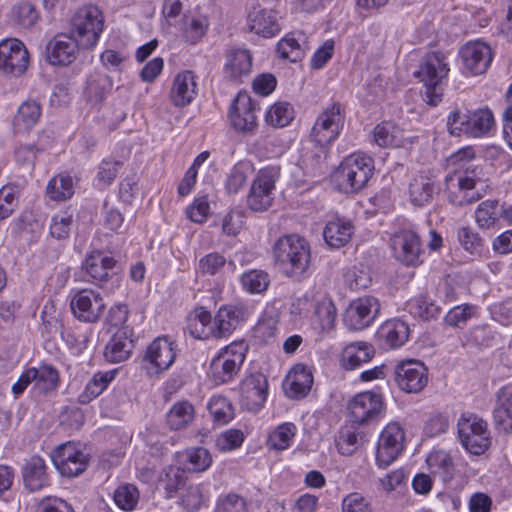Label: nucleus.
Wrapping results in <instances>:
<instances>
[{
	"label": "nucleus",
	"mask_w": 512,
	"mask_h": 512,
	"mask_svg": "<svg viewBox=\"0 0 512 512\" xmlns=\"http://www.w3.org/2000/svg\"><path fill=\"white\" fill-rule=\"evenodd\" d=\"M104 28V16L95 5H85L71 16L70 28L66 34V65L75 60L81 62L87 51L98 42Z\"/></svg>",
	"instance_id": "obj_1"
},
{
	"label": "nucleus",
	"mask_w": 512,
	"mask_h": 512,
	"mask_svg": "<svg viewBox=\"0 0 512 512\" xmlns=\"http://www.w3.org/2000/svg\"><path fill=\"white\" fill-rule=\"evenodd\" d=\"M273 257L286 276L301 278L310 267V245L305 238L297 234L285 235L274 244Z\"/></svg>",
	"instance_id": "obj_2"
},
{
	"label": "nucleus",
	"mask_w": 512,
	"mask_h": 512,
	"mask_svg": "<svg viewBox=\"0 0 512 512\" xmlns=\"http://www.w3.org/2000/svg\"><path fill=\"white\" fill-rule=\"evenodd\" d=\"M373 171L374 161L370 156L353 153L342 160L332 177L339 191L352 194L366 186Z\"/></svg>",
	"instance_id": "obj_3"
},
{
	"label": "nucleus",
	"mask_w": 512,
	"mask_h": 512,
	"mask_svg": "<svg viewBox=\"0 0 512 512\" xmlns=\"http://www.w3.org/2000/svg\"><path fill=\"white\" fill-rule=\"evenodd\" d=\"M458 439L470 454L480 456L492 444V433L485 419L472 412H464L457 420Z\"/></svg>",
	"instance_id": "obj_4"
},
{
	"label": "nucleus",
	"mask_w": 512,
	"mask_h": 512,
	"mask_svg": "<svg viewBox=\"0 0 512 512\" xmlns=\"http://www.w3.org/2000/svg\"><path fill=\"white\" fill-rule=\"evenodd\" d=\"M448 200L455 206H464L481 199L486 190L475 169L455 171L445 178Z\"/></svg>",
	"instance_id": "obj_5"
},
{
	"label": "nucleus",
	"mask_w": 512,
	"mask_h": 512,
	"mask_svg": "<svg viewBox=\"0 0 512 512\" xmlns=\"http://www.w3.org/2000/svg\"><path fill=\"white\" fill-rule=\"evenodd\" d=\"M248 346L235 341L222 348L210 363V375L216 384H223L236 377L244 363Z\"/></svg>",
	"instance_id": "obj_6"
},
{
	"label": "nucleus",
	"mask_w": 512,
	"mask_h": 512,
	"mask_svg": "<svg viewBox=\"0 0 512 512\" xmlns=\"http://www.w3.org/2000/svg\"><path fill=\"white\" fill-rule=\"evenodd\" d=\"M280 176L278 166H267L258 171L247 195V205L255 212L266 211L274 200L275 184Z\"/></svg>",
	"instance_id": "obj_7"
},
{
	"label": "nucleus",
	"mask_w": 512,
	"mask_h": 512,
	"mask_svg": "<svg viewBox=\"0 0 512 512\" xmlns=\"http://www.w3.org/2000/svg\"><path fill=\"white\" fill-rule=\"evenodd\" d=\"M345 122V116L339 103H333L325 108L316 118L311 130V139L319 146H327L340 135Z\"/></svg>",
	"instance_id": "obj_8"
},
{
	"label": "nucleus",
	"mask_w": 512,
	"mask_h": 512,
	"mask_svg": "<svg viewBox=\"0 0 512 512\" xmlns=\"http://www.w3.org/2000/svg\"><path fill=\"white\" fill-rule=\"evenodd\" d=\"M350 420L358 425H366L378 421L384 412L383 397L372 391L356 394L347 404Z\"/></svg>",
	"instance_id": "obj_9"
},
{
	"label": "nucleus",
	"mask_w": 512,
	"mask_h": 512,
	"mask_svg": "<svg viewBox=\"0 0 512 512\" xmlns=\"http://www.w3.org/2000/svg\"><path fill=\"white\" fill-rule=\"evenodd\" d=\"M405 432L397 422L388 423L382 430L376 450V462L385 468L394 462L404 449Z\"/></svg>",
	"instance_id": "obj_10"
},
{
	"label": "nucleus",
	"mask_w": 512,
	"mask_h": 512,
	"mask_svg": "<svg viewBox=\"0 0 512 512\" xmlns=\"http://www.w3.org/2000/svg\"><path fill=\"white\" fill-rule=\"evenodd\" d=\"M394 257L407 266H417L422 263L423 253L419 236L410 229L397 231L390 240Z\"/></svg>",
	"instance_id": "obj_11"
},
{
	"label": "nucleus",
	"mask_w": 512,
	"mask_h": 512,
	"mask_svg": "<svg viewBox=\"0 0 512 512\" xmlns=\"http://www.w3.org/2000/svg\"><path fill=\"white\" fill-rule=\"evenodd\" d=\"M428 369L418 360L400 362L395 368V382L406 393H419L428 384Z\"/></svg>",
	"instance_id": "obj_12"
},
{
	"label": "nucleus",
	"mask_w": 512,
	"mask_h": 512,
	"mask_svg": "<svg viewBox=\"0 0 512 512\" xmlns=\"http://www.w3.org/2000/svg\"><path fill=\"white\" fill-rule=\"evenodd\" d=\"M175 358L173 343L166 337H158L147 348L143 360L144 368L148 375L156 376L166 371L174 363Z\"/></svg>",
	"instance_id": "obj_13"
},
{
	"label": "nucleus",
	"mask_w": 512,
	"mask_h": 512,
	"mask_svg": "<svg viewBox=\"0 0 512 512\" xmlns=\"http://www.w3.org/2000/svg\"><path fill=\"white\" fill-rule=\"evenodd\" d=\"M380 311L378 299L366 296L353 300L344 314V323L350 330H362L371 325Z\"/></svg>",
	"instance_id": "obj_14"
},
{
	"label": "nucleus",
	"mask_w": 512,
	"mask_h": 512,
	"mask_svg": "<svg viewBox=\"0 0 512 512\" xmlns=\"http://www.w3.org/2000/svg\"><path fill=\"white\" fill-rule=\"evenodd\" d=\"M29 64V53L18 39H6L0 43V70L20 76Z\"/></svg>",
	"instance_id": "obj_15"
},
{
	"label": "nucleus",
	"mask_w": 512,
	"mask_h": 512,
	"mask_svg": "<svg viewBox=\"0 0 512 512\" xmlns=\"http://www.w3.org/2000/svg\"><path fill=\"white\" fill-rule=\"evenodd\" d=\"M249 316L248 307L244 304L223 305L213 317L214 339H226L239 324Z\"/></svg>",
	"instance_id": "obj_16"
},
{
	"label": "nucleus",
	"mask_w": 512,
	"mask_h": 512,
	"mask_svg": "<svg viewBox=\"0 0 512 512\" xmlns=\"http://www.w3.org/2000/svg\"><path fill=\"white\" fill-rule=\"evenodd\" d=\"M73 315L83 322H95L102 315L105 304L101 296L89 289L78 291L71 299Z\"/></svg>",
	"instance_id": "obj_17"
},
{
	"label": "nucleus",
	"mask_w": 512,
	"mask_h": 512,
	"mask_svg": "<svg viewBox=\"0 0 512 512\" xmlns=\"http://www.w3.org/2000/svg\"><path fill=\"white\" fill-rule=\"evenodd\" d=\"M255 108L247 93H238L230 110V122L234 129L243 133H253L257 127Z\"/></svg>",
	"instance_id": "obj_18"
},
{
	"label": "nucleus",
	"mask_w": 512,
	"mask_h": 512,
	"mask_svg": "<svg viewBox=\"0 0 512 512\" xmlns=\"http://www.w3.org/2000/svg\"><path fill=\"white\" fill-rule=\"evenodd\" d=\"M459 54L465 69L474 75L486 72L492 61L491 48L481 41L466 43Z\"/></svg>",
	"instance_id": "obj_19"
},
{
	"label": "nucleus",
	"mask_w": 512,
	"mask_h": 512,
	"mask_svg": "<svg viewBox=\"0 0 512 512\" xmlns=\"http://www.w3.org/2000/svg\"><path fill=\"white\" fill-rule=\"evenodd\" d=\"M449 72L446 57L441 52L428 54L414 75L424 83L425 87L439 86Z\"/></svg>",
	"instance_id": "obj_20"
},
{
	"label": "nucleus",
	"mask_w": 512,
	"mask_h": 512,
	"mask_svg": "<svg viewBox=\"0 0 512 512\" xmlns=\"http://www.w3.org/2000/svg\"><path fill=\"white\" fill-rule=\"evenodd\" d=\"M224 76L233 82H243L252 71V55L246 49H230L225 54Z\"/></svg>",
	"instance_id": "obj_21"
},
{
	"label": "nucleus",
	"mask_w": 512,
	"mask_h": 512,
	"mask_svg": "<svg viewBox=\"0 0 512 512\" xmlns=\"http://www.w3.org/2000/svg\"><path fill=\"white\" fill-rule=\"evenodd\" d=\"M250 31L264 38H271L281 30L278 13L272 9L254 7L248 16Z\"/></svg>",
	"instance_id": "obj_22"
},
{
	"label": "nucleus",
	"mask_w": 512,
	"mask_h": 512,
	"mask_svg": "<svg viewBox=\"0 0 512 512\" xmlns=\"http://www.w3.org/2000/svg\"><path fill=\"white\" fill-rule=\"evenodd\" d=\"M198 93L196 76L192 71L179 72L174 80L170 91V101L177 107L189 105Z\"/></svg>",
	"instance_id": "obj_23"
},
{
	"label": "nucleus",
	"mask_w": 512,
	"mask_h": 512,
	"mask_svg": "<svg viewBox=\"0 0 512 512\" xmlns=\"http://www.w3.org/2000/svg\"><path fill=\"white\" fill-rule=\"evenodd\" d=\"M495 428L499 432L512 431V387L504 386L495 394V403L492 411Z\"/></svg>",
	"instance_id": "obj_24"
},
{
	"label": "nucleus",
	"mask_w": 512,
	"mask_h": 512,
	"mask_svg": "<svg viewBox=\"0 0 512 512\" xmlns=\"http://www.w3.org/2000/svg\"><path fill=\"white\" fill-rule=\"evenodd\" d=\"M311 49L309 36L303 31L287 34L277 44V52L282 59L290 62L301 60Z\"/></svg>",
	"instance_id": "obj_25"
},
{
	"label": "nucleus",
	"mask_w": 512,
	"mask_h": 512,
	"mask_svg": "<svg viewBox=\"0 0 512 512\" xmlns=\"http://www.w3.org/2000/svg\"><path fill=\"white\" fill-rule=\"evenodd\" d=\"M409 327L400 319L385 321L377 331L380 345L385 349H395L404 345L409 338Z\"/></svg>",
	"instance_id": "obj_26"
},
{
	"label": "nucleus",
	"mask_w": 512,
	"mask_h": 512,
	"mask_svg": "<svg viewBox=\"0 0 512 512\" xmlns=\"http://www.w3.org/2000/svg\"><path fill=\"white\" fill-rule=\"evenodd\" d=\"M313 375L304 364H296L289 372L284 382L286 394L290 398H303L311 390Z\"/></svg>",
	"instance_id": "obj_27"
},
{
	"label": "nucleus",
	"mask_w": 512,
	"mask_h": 512,
	"mask_svg": "<svg viewBox=\"0 0 512 512\" xmlns=\"http://www.w3.org/2000/svg\"><path fill=\"white\" fill-rule=\"evenodd\" d=\"M268 384L262 375L247 378L242 384V399L250 410H258L267 398Z\"/></svg>",
	"instance_id": "obj_28"
},
{
	"label": "nucleus",
	"mask_w": 512,
	"mask_h": 512,
	"mask_svg": "<svg viewBox=\"0 0 512 512\" xmlns=\"http://www.w3.org/2000/svg\"><path fill=\"white\" fill-rule=\"evenodd\" d=\"M375 349L372 344L365 341H356L345 346L341 353V365L347 370H354L363 363L372 360Z\"/></svg>",
	"instance_id": "obj_29"
},
{
	"label": "nucleus",
	"mask_w": 512,
	"mask_h": 512,
	"mask_svg": "<svg viewBox=\"0 0 512 512\" xmlns=\"http://www.w3.org/2000/svg\"><path fill=\"white\" fill-rule=\"evenodd\" d=\"M354 233V227L351 221L335 217L329 220L323 230L325 242L332 248L345 246Z\"/></svg>",
	"instance_id": "obj_30"
},
{
	"label": "nucleus",
	"mask_w": 512,
	"mask_h": 512,
	"mask_svg": "<svg viewBox=\"0 0 512 512\" xmlns=\"http://www.w3.org/2000/svg\"><path fill=\"white\" fill-rule=\"evenodd\" d=\"M22 477L25 487L36 492L48 485V475L44 460L39 456L30 457L23 466Z\"/></svg>",
	"instance_id": "obj_31"
},
{
	"label": "nucleus",
	"mask_w": 512,
	"mask_h": 512,
	"mask_svg": "<svg viewBox=\"0 0 512 512\" xmlns=\"http://www.w3.org/2000/svg\"><path fill=\"white\" fill-rule=\"evenodd\" d=\"M367 441L365 432L355 427H342L335 437L338 452L343 456H352L359 451Z\"/></svg>",
	"instance_id": "obj_32"
},
{
	"label": "nucleus",
	"mask_w": 512,
	"mask_h": 512,
	"mask_svg": "<svg viewBox=\"0 0 512 512\" xmlns=\"http://www.w3.org/2000/svg\"><path fill=\"white\" fill-rule=\"evenodd\" d=\"M116 261L113 257L100 251H94L86 257L83 268L96 281L107 280L114 269Z\"/></svg>",
	"instance_id": "obj_33"
},
{
	"label": "nucleus",
	"mask_w": 512,
	"mask_h": 512,
	"mask_svg": "<svg viewBox=\"0 0 512 512\" xmlns=\"http://www.w3.org/2000/svg\"><path fill=\"white\" fill-rule=\"evenodd\" d=\"M187 329L189 334L195 339H214L213 317L211 313L203 307L195 309L188 318Z\"/></svg>",
	"instance_id": "obj_34"
},
{
	"label": "nucleus",
	"mask_w": 512,
	"mask_h": 512,
	"mask_svg": "<svg viewBox=\"0 0 512 512\" xmlns=\"http://www.w3.org/2000/svg\"><path fill=\"white\" fill-rule=\"evenodd\" d=\"M41 116V106L35 100H26L18 108L13 120L15 132L24 133L32 129Z\"/></svg>",
	"instance_id": "obj_35"
},
{
	"label": "nucleus",
	"mask_w": 512,
	"mask_h": 512,
	"mask_svg": "<svg viewBox=\"0 0 512 512\" xmlns=\"http://www.w3.org/2000/svg\"><path fill=\"white\" fill-rule=\"evenodd\" d=\"M133 349V341L124 331H117L105 347L104 356L111 363H119L129 358Z\"/></svg>",
	"instance_id": "obj_36"
},
{
	"label": "nucleus",
	"mask_w": 512,
	"mask_h": 512,
	"mask_svg": "<svg viewBox=\"0 0 512 512\" xmlns=\"http://www.w3.org/2000/svg\"><path fill=\"white\" fill-rule=\"evenodd\" d=\"M88 462L89 456L81 443L66 442V477H76L83 473Z\"/></svg>",
	"instance_id": "obj_37"
},
{
	"label": "nucleus",
	"mask_w": 512,
	"mask_h": 512,
	"mask_svg": "<svg viewBox=\"0 0 512 512\" xmlns=\"http://www.w3.org/2000/svg\"><path fill=\"white\" fill-rule=\"evenodd\" d=\"M432 474L438 475L444 482L450 481L455 474L452 457L445 451H432L426 459Z\"/></svg>",
	"instance_id": "obj_38"
},
{
	"label": "nucleus",
	"mask_w": 512,
	"mask_h": 512,
	"mask_svg": "<svg viewBox=\"0 0 512 512\" xmlns=\"http://www.w3.org/2000/svg\"><path fill=\"white\" fill-rule=\"evenodd\" d=\"M297 427L294 423L285 422L275 427L268 435L267 446L271 450L288 449L296 436Z\"/></svg>",
	"instance_id": "obj_39"
},
{
	"label": "nucleus",
	"mask_w": 512,
	"mask_h": 512,
	"mask_svg": "<svg viewBox=\"0 0 512 512\" xmlns=\"http://www.w3.org/2000/svg\"><path fill=\"white\" fill-rule=\"evenodd\" d=\"M504 210L496 200L481 202L475 211V221L481 229H490L496 225Z\"/></svg>",
	"instance_id": "obj_40"
},
{
	"label": "nucleus",
	"mask_w": 512,
	"mask_h": 512,
	"mask_svg": "<svg viewBox=\"0 0 512 512\" xmlns=\"http://www.w3.org/2000/svg\"><path fill=\"white\" fill-rule=\"evenodd\" d=\"M336 307L331 299L324 298L317 302L313 324L320 332H329L335 326Z\"/></svg>",
	"instance_id": "obj_41"
},
{
	"label": "nucleus",
	"mask_w": 512,
	"mask_h": 512,
	"mask_svg": "<svg viewBox=\"0 0 512 512\" xmlns=\"http://www.w3.org/2000/svg\"><path fill=\"white\" fill-rule=\"evenodd\" d=\"M194 418V407L188 401L175 403L167 413V424L172 430H181Z\"/></svg>",
	"instance_id": "obj_42"
},
{
	"label": "nucleus",
	"mask_w": 512,
	"mask_h": 512,
	"mask_svg": "<svg viewBox=\"0 0 512 512\" xmlns=\"http://www.w3.org/2000/svg\"><path fill=\"white\" fill-rule=\"evenodd\" d=\"M254 173V166L250 161L236 163L226 179V189L229 193H237L242 189Z\"/></svg>",
	"instance_id": "obj_43"
},
{
	"label": "nucleus",
	"mask_w": 512,
	"mask_h": 512,
	"mask_svg": "<svg viewBox=\"0 0 512 512\" xmlns=\"http://www.w3.org/2000/svg\"><path fill=\"white\" fill-rule=\"evenodd\" d=\"M409 191L412 203L417 206H423L433 196L434 182L427 175H418L410 183Z\"/></svg>",
	"instance_id": "obj_44"
},
{
	"label": "nucleus",
	"mask_w": 512,
	"mask_h": 512,
	"mask_svg": "<svg viewBox=\"0 0 512 512\" xmlns=\"http://www.w3.org/2000/svg\"><path fill=\"white\" fill-rule=\"evenodd\" d=\"M373 140L383 148L396 147L402 144V131L390 122L378 124L373 130Z\"/></svg>",
	"instance_id": "obj_45"
},
{
	"label": "nucleus",
	"mask_w": 512,
	"mask_h": 512,
	"mask_svg": "<svg viewBox=\"0 0 512 512\" xmlns=\"http://www.w3.org/2000/svg\"><path fill=\"white\" fill-rule=\"evenodd\" d=\"M494 126V117L489 109L469 112L468 136L482 137L487 135Z\"/></svg>",
	"instance_id": "obj_46"
},
{
	"label": "nucleus",
	"mask_w": 512,
	"mask_h": 512,
	"mask_svg": "<svg viewBox=\"0 0 512 512\" xmlns=\"http://www.w3.org/2000/svg\"><path fill=\"white\" fill-rule=\"evenodd\" d=\"M266 122L273 127H285L294 119L293 106L286 101L274 103L266 112Z\"/></svg>",
	"instance_id": "obj_47"
},
{
	"label": "nucleus",
	"mask_w": 512,
	"mask_h": 512,
	"mask_svg": "<svg viewBox=\"0 0 512 512\" xmlns=\"http://www.w3.org/2000/svg\"><path fill=\"white\" fill-rule=\"evenodd\" d=\"M242 288L250 294H260L267 290L270 278L264 270L252 269L241 276Z\"/></svg>",
	"instance_id": "obj_48"
},
{
	"label": "nucleus",
	"mask_w": 512,
	"mask_h": 512,
	"mask_svg": "<svg viewBox=\"0 0 512 512\" xmlns=\"http://www.w3.org/2000/svg\"><path fill=\"white\" fill-rule=\"evenodd\" d=\"M115 504L122 510L131 511L139 501V491L134 484L122 483L113 493Z\"/></svg>",
	"instance_id": "obj_49"
},
{
	"label": "nucleus",
	"mask_w": 512,
	"mask_h": 512,
	"mask_svg": "<svg viewBox=\"0 0 512 512\" xmlns=\"http://www.w3.org/2000/svg\"><path fill=\"white\" fill-rule=\"evenodd\" d=\"M187 469L192 472H203L212 464V456L204 447H194L185 452Z\"/></svg>",
	"instance_id": "obj_50"
},
{
	"label": "nucleus",
	"mask_w": 512,
	"mask_h": 512,
	"mask_svg": "<svg viewBox=\"0 0 512 512\" xmlns=\"http://www.w3.org/2000/svg\"><path fill=\"white\" fill-rule=\"evenodd\" d=\"M180 499L187 511L194 512L206 501L207 495L202 485L189 484L182 489Z\"/></svg>",
	"instance_id": "obj_51"
},
{
	"label": "nucleus",
	"mask_w": 512,
	"mask_h": 512,
	"mask_svg": "<svg viewBox=\"0 0 512 512\" xmlns=\"http://www.w3.org/2000/svg\"><path fill=\"white\" fill-rule=\"evenodd\" d=\"M208 26V19L204 15L187 17L183 35L188 42L195 44L206 34Z\"/></svg>",
	"instance_id": "obj_52"
},
{
	"label": "nucleus",
	"mask_w": 512,
	"mask_h": 512,
	"mask_svg": "<svg viewBox=\"0 0 512 512\" xmlns=\"http://www.w3.org/2000/svg\"><path fill=\"white\" fill-rule=\"evenodd\" d=\"M122 163L112 159L103 160L98 167V172L95 178V185L104 189L111 185L115 180Z\"/></svg>",
	"instance_id": "obj_53"
},
{
	"label": "nucleus",
	"mask_w": 512,
	"mask_h": 512,
	"mask_svg": "<svg viewBox=\"0 0 512 512\" xmlns=\"http://www.w3.org/2000/svg\"><path fill=\"white\" fill-rule=\"evenodd\" d=\"M208 409L214 420L217 422L225 424L233 419V407L227 398L223 396H213L208 403Z\"/></svg>",
	"instance_id": "obj_54"
},
{
	"label": "nucleus",
	"mask_w": 512,
	"mask_h": 512,
	"mask_svg": "<svg viewBox=\"0 0 512 512\" xmlns=\"http://www.w3.org/2000/svg\"><path fill=\"white\" fill-rule=\"evenodd\" d=\"M460 245L471 255L479 256L483 248L482 238L470 227H461L457 232Z\"/></svg>",
	"instance_id": "obj_55"
},
{
	"label": "nucleus",
	"mask_w": 512,
	"mask_h": 512,
	"mask_svg": "<svg viewBox=\"0 0 512 512\" xmlns=\"http://www.w3.org/2000/svg\"><path fill=\"white\" fill-rule=\"evenodd\" d=\"M12 17L21 27L30 28L37 22L39 15L31 3L23 2L14 6Z\"/></svg>",
	"instance_id": "obj_56"
},
{
	"label": "nucleus",
	"mask_w": 512,
	"mask_h": 512,
	"mask_svg": "<svg viewBox=\"0 0 512 512\" xmlns=\"http://www.w3.org/2000/svg\"><path fill=\"white\" fill-rule=\"evenodd\" d=\"M476 307L471 304L455 306L449 310L444 320L451 327H462L474 316Z\"/></svg>",
	"instance_id": "obj_57"
},
{
	"label": "nucleus",
	"mask_w": 512,
	"mask_h": 512,
	"mask_svg": "<svg viewBox=\"0 0 512 512\" xmlns=\"http://www.w3.org/2000/svg\"><path fill=\"white\" fill-rule=\"evenodd\" d=\"M162 483L168 497H172L173 494L186 486L185 473L177 467H169L165 470Z\"/></svg>",
	"instance_id": "obj_58"
},
{
	"label": "nucleus",
	"mask_w": 512,
	"mask_h": 512,
	"mask_svg": "<svg viewBox=\"0 0 512 512\" xmlns=\"http://www.w3.org/2000/svg\"><path fill=\"white\" fill-rule=\"evenodd\" d=\"M447 128L451 135H468L469 130V112H463L458 109L453 110L447 118Z\"/></svg>",
	"instance_id": "obj_59"
},
{
	"label": "nucleus",
	"mask_w": 512,
	"mask_h": 512,
	"mask_svg": "<svg viewBox=\"0 0 512 512\" xmlns=\"http://www.w3.org/2000/svg\"><path fill=\"white\" fill-rule=\"evenodd\" d=\"M215 512H248L245 499L238 494L221 495L216 504Z\"/></svg>",
	"instance_id": "obj_60"
},
{
	"label": "nucleus",
	"mask_w": 512,
	"mask_h": 512,
	"mask_svg": "<svg viewBox=\"0 0 512 512\" xmlns=\"http://www.w3.org/2000/svg\"><path fill=\"white\" fill-rule=\"evenodd\" d=\"M64 55V34L58 33L48 41L45 48V59L53 66H61Z\"/></svg>",
	"instance_id": "obj_61"
},
{
	"label": "nucleus",
	"mask_w": 512,
	"mask_h": 512,
	"mask_svg": "<svg viewBox=\"0 0 512 512\" xmlns=\"http://www.w3.org/2000/svg\"><path fill=\"white\" fill-rule=\"evenodd\" d=\"M117 370L96 373L86 385V392L91 397L99 396L115 378Z\"/></svg>",
	"instance_id": "obj_62"
},
{
	"label": "nucleus",
	"mask_w": 512,
	"mask_h": 512,
	"mask_svg": "<svg viewBox=\"0 0 512 512\" xmlns=\"http://www.w3.org/2000/svg\"><path fill=\"white\" fill-rule=\"evenodd\" d=\"M277 327V316L264 314L255 326L254 332L257 338L268 342L276 335Z\"/></svg>",
	"instance_id": "obj_63"
},
{
	"label": "nucleus",
	"mask_w": 512,
	"mask_h": 512,
	"mask_svg": "<svg viewBox=\"0 0 512 512\" xmlns=\"http://www.w3.org/2000/svg\"><path fill=\"white\" fill-rule=\"evenodd\" d=\"M342 512H371V507L364 496L358 492H353L342 500Z\"/></svg>",
	"instance_id": "obj_64"
}]
</instances>
